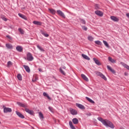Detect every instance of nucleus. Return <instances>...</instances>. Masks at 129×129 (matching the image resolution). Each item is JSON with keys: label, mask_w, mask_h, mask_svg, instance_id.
Returning a JSON list of instances; mask_svg holds the SVG:
<instances>
[{"label": "nucleus", "mask_w": 129, "mask_h": 129, "mask_svg": "<svg viewBox=\"0 0 129 129\" xmlns=\"http://www.w3.org/2000/svg\"><path fill=\"white\" fill-rule=\"evenodd\" d=\"M97 119L99 120V121L102 122V124L106 126V127H110L111 128H114V125H113V123L111 122L110 121L107 119H104L101 117H98Z\"/></svg>", "instance_id": "f257e3e1"}, {"label": "nucleus", "mask_w": 129, "mask_h": 129, "mask_svg": "<svg viewBox=\"0 0 129 129\" xmlns=\"http://www.w3.org/2000/svg\"><path fill=\"white\" fill-rule=\"evenodd\" d=\"M96 74L98 76H99L100 77L102 78V79H104V80H105V81H106V80H107V78H106V77H105V76H104L103 75V74L101 72L97 71V72H96Z\"/></svg>", "instance_id": "f03ea898"}, {"label": "nucleus", "mask_w": 129, "mask_h": 129, "mask_svg": "<svg viewBox=\"0 0 129 129\" xmlns=\"http://www.w3.org/2000/svg\"><path fill=\"white\" fill-rule=\"evenodd\" d=\"M27 59L28 61H33L34 60V57H33L31 53L29 52L27 55Z\"/></svg>", "instance_id": "7ed1b4c3"}, {"label": "nucleus", "mask_w": 129, "mask_h": 129, "mask_svg": "<svg viewBox=\"0 0 129 129\" xmlns=\"http://www.w3.org/2000/svg\"><path fill=\"white\" fill-rule=\"evenodd\" d=\"M70 112L73 115H77V114H78V112H77V110H76L74 109H73V108H70Z\"/></svg>", "instance_id": "20e7f679"}, {"label": "nucleus", "mask_w": 129, "mask_h": 129, "mask_svg": "<svg viewBox=\"0 0 129 129\" xmlns=\"http://www.w3.org/2000/svg\"><path fill=\"white\" fill-rule=\"evenodd\" d=\"M4 113H8V112H12V108L5 107L4 108Z\"/></svg>", "instance_id": "39448f33"}, {"label": "nucleus", "mask_w": 129, "mask_h": 129, "mask_svg": "<svg viewBox=\"0 0 129 129\" xmlns=\"http://www.w3.org/2000/svg\"><path fill=\"white\" fill-rule=\"evenodd\" d=\"M56 12L57 13L59 16H60V17H62V18L65 19V14H64V13L62 11H61V10H57Z\"/></svg>", "instance_id": "423d86ee"}, {"label": "nucleus", "mask_w": 129, "mask_h": 129, "mask_svg": "<svg viewBox=\"0 0 129 129\" xmlns=\"http://www.w3.org/2000/svg\"><path fill=\"white\" fill-rule=\"evenodd\" d=\"M25 111L26 112H27V113L31 114V115H33V114H34V111L30 110L27 108H25Z\"/></svg>", "instance_id": "0eeeda50"}, {"label": "nucleus", "mask_w": 129, "mask_h": 129, "mask_svg": "<svg viewBox=\"0 0 129 129\" xmlns=\"http://www.w3.org/2000/svg\"><path fill=\"white\" fill-rule=\"evenodd\" d=\"M95 14L99 17H102L103 16V13L98 10L95 11Z\"/></svg>", "instance_id": "6e6552de"}, {"label": "nucleus", "mask_w": 129, "mask_h": 129, "mask_svg": "<svg viewBox=\"0 0 129 129\" xmlns=\"http://www.w3.org/2000/svg\"><path fill=\"white\" fill-rule=\"evenodd\" d=\"M76 106H77V107H78L80 109H85V107L81 104L76 103Z\"/></svg>", "instance_id": "1a4fd4ad"}, {"label": "nucleus", "mask_w": 129, "mask_h": 129, "mask_svg": "<svg viewBox=\"0 0 129 129\" xmlns=\"http://www.w3.org/2000/svg\"><path fill=\"white\" fill-rule=\"evenodd\" d=\"M16 113L18 115V116L20 117V118H25V116H24V115H23V114H22L21 112L16 111Z\"/></svg>", "instance_id": "9d476101"}, {"label": "nucleus", "mask_w": 129, "mask_h": 129, "mask_svg": "<svg viewBox=\"0 0 129 129\" xmlns=\"http://www.w3.org/2000/svg\"><path fill=\"white\" fill-rule=\"evenodd\" d=\"M93 61H94L95 63L98 65V66H100L101 65V63H100V61L98 60L97 59H96L95 57H94L93 58Z\"/></svg>", "instance_id": "9b49d317"}, {"label": "nucleus", "mask_w": 129, "mask_h": 129, "mask_svg": "<svg viewBox=\"0 0 129 129\" xmlns=\"http://www.w3.org/2000/svg\"><path fill=\"white\" fill-rule=\"evenodd\" d=\"M110 19L112 21H113V22H118V21H119V19L118 18L113 16H111Z\"/></svg>", "instance_id": "f8f14e48"}, {"label": "nucleus", "mask_w": 129, "mask_h": 129, "mask_svg": "<svg viewBox=\"0 0 129 129\" xmlns=\"http://www.w3.org/2000/svg\"><path fill=\"white\" fill-rule=\"evenodd\" d=\"M107 68L108 70H110V71H111L113 74H115V71L112 69V68H111L110 66H107Z\"/></svg>", "instance_id": "ddd939ff"}, {"label": "nucleus", "mask_w": 129, "mask_h": 129, "mask_svg": "<svg viewBox=\"0 0 129 129\" xmlns=\"http://www.w3.org/2000/svg\"><path fill=\"white\" fill-rule=\"evenodd\" d=\"M16 50L18 52H23V47L21 46L18 45L16 47Z\"/></svg>", "instance_id": "4468645a"}, {"label": "nucleus", "mask_w": 129, "mask_h": 129, "mask_svg": "<svg viewBox=\"0 0 129 129\" xmlns=\"http://www.w3.org/2000/svg\"><path fill=\"white\" fill-rule=\"evenodd\" d=\"M23 67L25 68L26 72H28V73L31 72V70H30V68L28 66L24 65Z\"/></svg>", "instance_id": "2eb2a0df"}, {"label": "nucleus", "mask_w": 129, "mask_h": 129, "mask_svg": "<svg viewBox=\"0 0 129 129\" xmlns=\"http://www.w3.org/2000/svg\"><path fill=\"white\" fill-rule=\"evenodd\" d=\"M72 121L74 124H78V123H79V120H78V119H77V118H74L72 119Z\"/></svg>", "instance_id": "dca6fc26"}, {"label": "nucleus", "mask_w": 129, "mask_h": 129, "mask_svg": "<svg viewBox=\"0 0 129 129\" xmlns=\"http://www.w3.org/2000/svg\"><path fill=\"white\" fill-rule=\"evenodd\" d=\"M120 64H121L122 66H123L124 68H126V69H127V70H129V66L127 64L124 63V62H121Z\"/></svg>", "instance_id": "f3484780"}, {"label": "nucleus", "mask_w": 129, "mask_h": 129, "mask_svg": "<svg viewBox=\"0 0 129 129\" xmlns=\"http://www.w3.org/2000/svg\"><path fill=\"white\" fill-rule=\"evenodd\" d=\"M33 24L34 25H37V26H41L42 25V22L37 21H33Z\"/></svg>", "instance_id": "a211bd4d"}, {"label": "nucleus", "mask_w": 129, "mask_h": 129, "mask_svg": "<svg viewBox=\"0 0 129 129\" xmlns=\"http://www.w3.org/2000/svg\"><path fill=\"white\" fill-rule=\"evenodd\" d=\"M86 99H87V100H88V101H89L91 103H92V104H94V103H95L94 101H93L92 99H90V98L88 97H86Z\"/></svg>", "instance_id": "6ab92c4d"}, {"label": "nucleus", "mask_w": 129, "mask_h": 129, "mask_svg": "<svg viewBox=\"0 0 129 129\" xmlns=\"http://www.w3.org/2000/svg\"><path fill=\"white\" fill-rule=\"evenodd\" d=\"M108 60L111 62V63H116V60L112 59V58L110 56L108 57Z\"/></svg>", "instance_id": "aec40b11"}, {"label": "nucleus", "mask_w": 129, "mask_h": 129, "mask_svg": "<svg viewBox=\"0 0 129 129\" xmlns=\"http://www.w3.org/2000/svg\"><path fill=\"white\" fill-rule=\"evenodd\" d=\"M81 77L84 79V80H85V81H88V78L85 76L84 74H82L81 75Z\"/></svg>", "instance_id": "412c9836"}, {"label": "nucleus", "mask_w": 129, "mask_h": 129, "mask_svg": "<svg viewBox=\"0 0 129 129\" xmlns=\"http://www.w3.org/2000/svg\"><path fill=\"white\" fill-rule=\"evenodd\" d=\"M82 57L84 59H86V60H90V58H89V57H88L86 54H82Z\"/></svg>", "instance_id": "4be33fe9"}, {"label": "nucleus", "mask_w": 129, "mask_h": 129, "mask_svg": "<svg viewBox=\"0 0 129 129\" xmlns=\"http://www.w3.org/2000/svg\"><path fill=\"white\" fill-rule=\"evenodd\" d=\"M43 96L47 97L48 98V99H49V100H51V97H50V96H49V95H48V94H47V93L43 92Z\"/></svg>", "instance_id": "5701e85b"}, {"label": "nucleus", "mask_w": 129, "mask_h": 129, "mask_svg": "<svg viewBox=\"0 0 129 129\" xmlns=\"http://www.w3.org/2000/svg\"><path fill=\"white\" fill-rule=\"evenodd\" d=\"M69 125H70L71 128H72V129H76V128H75V127L73 125V123H72V121H69Z\"/></svg>", "instance_id": "b1692460"}, {"label": "nucleus", "mask_w": 129, "mask_h": 129, "mask_svg": "<svg viewBox=\"0 0 129 129\" xmlns=\"http://www.w3.org/2000/svg\"><path fill=\"white\" fill-rule=\"evenodd\" d=\"M18 16L20 17V18H22V19H24V20H27V17L26 16L21 13L18 14Z\"/></svg>", "instance_id": "393cba45"}, {"label": "nucleus", "mask_w": 129, "mask_h": 129, "mask_svg": "<svg viewBox=\"0 0 129 129\" xmlns=\"http://www.w3.org/2000/svg\"><path fill=\"white\" fill-rule=\"evenodd\" d=\"M42 35H43V36H44V37H49V34H47V33H45V31H43V30H41L40 31Z\"/></svg>", "instance_id": "a878e982"}, {"label": "nucleus", "mask_w": 129, "mask_h": 129, "mask_svg": "<svg viewBox=\"0 0 129 129\" xmlns=\"http://www.w3.org/2000/svg\"><path fill=\"white\" fill-rule=\"evenodd\" d=\"M17 78L20 81H22V80H23V77H22V75L20 74H18Z\"/></svg>", "instance_id": "bb28decb"}, {"label": "nucleus", "mask_w": 129, "mask_h": 129, "mask_svg": "<svg viewBox=\"0 0 129 129\" xmlns=\"http://www.w3.org/2000/svg\"><path fill=\"white\" fill-rule=\"evenodd\" d=\"M17 104L19 105L20 106H21V107H27V106L26 105L20 102H17Z\"/></svg>", "instance_id": "cd10ccee"}, {"label": "nucleus", "mask_w": 129, "mask_h": 129, "mask_svg": "<svg viewBox=\"0 0 129 129\" xmlns=\"http://www.w3.org/2000/svg\"><path fill=\"white\" fill-rule=\"evenodd\" d=\"M6 46L7 48H8V49H13V45H12L11 44L7 43L6 44Z\"/></svg>", "instance_id": "c85d7f7f"}, {"label": "nucleus", "mask_w": 129, "mask_h": 129, "mask_svg": "<svg viewBox=\"0 0 129 129\" xmlns=\"http://www.w3.org/2000/svg\"><path fill=\"white\" fill-rule=\"evenodd\" d=\"M37 47L38 49L40 50V51H41V52H45V50L43 48H42V47H41L40 45H37Z\"/></svg>", "instance_id": "c756f323"}, {"label": "nucleus", "mask_w": 129, "mask_h": 129, "mask_svg": "<svg viewBox=\"0 0 129 129\" xmlns=\"http://www.w3.org/2000/svg\"><path fill=\"white\" fill-rule=\"evenodd\" d=\"M95 44H96V45H99L100 46H101V45H102V43L99 40L95 41Z\"/></svg>", "instance_id": "7c9ffc66"}, {"label": "nucleus", "mask_w": 129, "mask_h": 129, "mask_svg": "<svg viewBox=\"0 0 129 129\" xmlns=\"http://www.w3.org/2000/svg\"><path fill=\"white\" fill-rule=\"evenodd\" d=\"M59 72L61 73V74H62V75H66V73H65V72H64V71H63V70L62 69V68H60L59 69Z\"/></svg>", "instance_id": "2f4dec72"}, {"label": "nucleus", "mask_w": 129, "mask_h": 129, "mask_svg": "<svg viewBox=\"0 0 129 129\" xmlns=\"http://www.w3.org/2000/svg\"><path fill=\"white\" fill-rule=\"evenodd\" d=\"M49 12L51 13V14H53V15H55L56 14V11L54 9H48Z\"/></svg>", "instance_id": "473e14b6"}, {"label": "nucleus", "mask_w": 129, "mask_h": 129, "mask_svg": "<svg viewBox=\"0 0 129 129\" xmlns=\"http://www.w3.org/2000/svg\"><path fill=\"white\" fill-rule=\"evenodd\" d=\"M103 43L104 44V45H105V46H106V47H107L108 48V47H109V45H108V43H107V42L106 41L103 40Z\"/></svg>", "instance_id": "72a5a7b5"}, {"label": "nucleus", "mask_w": 129, "mask_h": 129, "mask_svg": "<svg viewBox=\"0 0 129 129\" xmlns=\"http://www.w3.org/2000/svg\"><path fill=\"white\" fill-rule=\"evenodd\" d=\"M18 31L19 32H20L21 35H24V30L23 29H22L21 28H19Z\"/></svg>", "instance_id": "f704fd0d"}, {"label": "nucleus", "mask_w": 129, "mask_h": 129, "mask_svg": "<svg viewBox=\"0 0 129 129\" xmlns=\"http://www.w3.org/2000/svg\"><path fill=\"white\" fill-rule=\"evenodd\" d=\"M94 39V38L91 36H89L88 37V39L89 40V41H93Z\"/></svg>", "instance_id": "c9c22d12"}, {"label": "nucleus", "mask_w": 129, "mask_h": 129, "mask_svg": "<svg viewBox=\"0 0 129 129\" xmlns=\"http://www.w3.org/2000/svg\"><path fill=\"white\" fill-rule=\"evenodd\" d=\"M39 116L40 118H44V115H43V113H42V112L39 113Z\"/></svg>", "instance_id": "e433bc0d"}, {"label": "nucleus", "mask_w": 129, "mask_h": 129, "mask_svg": "<svg viewBox=\"0 0 129 129\" xmlns=\"http://www.w3.org/2000/svg\"><path fill=\"white\" fill-rule=\"evenodd\" d=\"M80 22L82 24H84V25H85V24L86 23L84 19H80Z\"/></svg>", "instance_id": "4c0bfd02"}, {"label": "nucleus", "mask_w": 129, "mask_h": 129, "mask_svg": "<svg viewBox=\"0 0 129 129\" xmlns=\"http://www.w3.org/2000/svg\"><path fill=\"white\" fill-rule=\"evenodd\" d=\"M6 37L7 38H8L9 40H13V38L11 37V36H10L9 35H7Z\"/></svg>", "instance_id": "58836bf2"}, {"label": "nucleus", "mask_w": 129, "mask_h": 129, "mask_svg": "<svg viewBox=\"0 0 129 129\" xmlns=\"http://www.w3.org/2000/svg\"><path fill=\"white\" fill-rule=\"evenodd\" d=\"M95 7L96 10H99V5L96 4Z\"/></svg>", "instance_id": "ea45409f"}, {"label": "nucleus", "mask_w": 129, "mask_h": 129, "mask_svg": "<svg viewBox=\"0 0 129 129\" xmlns=\"http://www.w3.org/2000/svg\"><path fill=\"white\" fill-rule=\"evenodd\" d=\"M83 30H84V31H87L88 29L87 27H85V26H82V27Z\"/></svg>", "instance_id": "a19ab883"}, {"label": "nucleus", "mask_w": 129, "mask_h": 129, "mask_svg": "<svg viewBox=\"0 0 129 129\" xmlns=\"http://www.w3.org/2000/svg\"><path fill=\"white\" fill-rule=\"evenodd\" d=\"M37 80H38V78L35 77V78H33L32 79V82H35V81H37Z\"/></svg>", "instance_id": "79ce46f5"}, {"label": "nucleus", "mask_w": 129, "mask_h": 129, "mask_svg": "<svg viewBox=\"0 0 129 129\" xmlns=\"http://www.w3.org/2000/svg\"><path fill=\"white\" fill-rule=\"evenodd\" d=\"M2 19L3 20V21H5V22H7V21H8V19H7L6 17H2Z\"/></svg>", "instance_id": "37998d69"}, {"label": "nucleus", "mask_w": 129, "mask_h": 129, "mask_svg": "<svg viewBox=\"0 0 129 129\" xmlns=\"http://www.w3.org/2000/svg\"><path fill=\"white\" fill-rule=\"evenodd\" d=\"M10 65H12V61H9L8 62V66H10Z\"/></svg>", "instance_id": "c03bdc74"}, {"label": "nucleus", "mask_w": 129, "mask_h": 129, "mask_svg": "<svg viewBox=\"0 0 129 129\" xmlns=\"http://www.w3.org/2000/svg\"><path fill=\"white\" fill-rule=\"evenodd\" d=\"M48 109H49L50 111H52L53 107H48Z\"/></svg>", "instance_id": "a18cd8bd"}, {"label": "nucleus", "mask_w": 129, "mask_h": 129, "mask_svg": "<svg viewBox=\"0 0 129 129\" xmlns=\"http://www.w3.org/2000/svg\"><path fill=\"white\" fill-rule=\"evenodd\" d=\"M61 69H63L64 70H65L66 69V67L63 66V67L61 68Z\"/></svg>", "instance_id": "49530a36"}, {"label": "nucleus", "mask_w": 129, "mask_h": 129, "mask_svg": "<svg viewBox=\"0 0 129 129\" xmlns=\"http://www.w3.org/2000/svg\"><path fill=\"white\" fill-rule=\"evenodd\" d=\"M9 28H10V29H14V26H9Z\"/></svg>", "instance_id": "de8ad7c7"}, {"label": "nucleus", "mask_w": 129, "mask_h": 129, "mask_svg": "<svg viewBox=\"0 0 129 129\" xmlns=\"http://www.w3.org/2000/svg\"><path fill=\"white\" fill-rule=\"evenodd\" d=\"M126 17H127V18H129V13H127L126 14Z\"/></svg>", "instance_id": "09e8293b"}, {"label": "nucleus", "mask_w": 129, "mask_h": 129, "mask_svg": "<svg viewBox=\"0 0 129 129\" xmlns=\"http://www.w3.org/2000/svg\"><path fill=\"white\" fill-rule=\"evenodd\" d=\"M38 70L40 72H42V69H39Z\"/></svg>", "instance_id": "8fccbe9b"}, {"label": "nucleus", "mask_w": 129, "mask_h": 129, "mask_svg": "<svg viewBox=\"0 0 129 129\" xmlns=\"http://www.w3.org/2000/svg\"><path fill=\"white\" fill-rule=\"evenodd\" d=\"M0 47H2V44L0 43Z\"/></svg>", "instance_id": "3c124183"}, {"label": "nucleus", "mask_w": 129, "mask_h": 129, "mask_svg": "<svg viewBox=\"0 0 129 129\" xmlns=\"http://www.w3.org/2000/svg\"><path fill=\"white\" fill-rule=\"evenodd\" d=\"M88 115H91V114L90 113L89 114H88Z\"/></svg>", "instance_id": "603ef678"}]
</instances>
